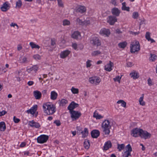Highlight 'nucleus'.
<instances>
[{
  "label": "nucleus",
  "mask_w": 157,
  "mask_h": 157,
  "mask_svg": "<svg viewBox=\"0 0 157 157\" xmlns=\"http://www.w3.org/2000/svg\"><path fill=\"white\" fill-rule=\"evenodd\" d=\"M99 33L102 36H106L108 37L110 35V33L109 29L104 28L100 30Z\"/></svg>",
  "instance_id": "11"
},
{
  "label": "nucleus",
  "mask_w": 157,
  "mask_h": 157,
  "mask_svg": "<svg viewBox=\"0 0 157 157\" xmlns=\"http://www.w3.org/2000/svg\"><path fill=\"white\" fill-rule=\"evenodd\" d=\"M13 119L14 122L15 123H18L20 121V120L19 119L16 118L15 117H13Z\"/></svg>",
  "instance_id": "59"
},
{
  "label": "nucleus",
  "mask_w": 157,
  "mask_h": 157,
  "mask_svg": "<svg viewBox=\"0 0 157 157\" xmlns=\"http://www.w3.org/2000/svg\"><path fill=\"white\" fill-rule=\"evenodd\" d=\"M71 90L72 93L74 94H77L79 93L78 89L75 88L73 86L71 88Z\"/></svg>",
  "instance_id": "36"
},
{
  "label": "nucleus",
  "mask_w": 157,
  "mask_h": 157,
  "mask_svg": "<svg viewBox=\"0 0 157 157\" xmlns=\"http://www.w3.org/2000/svg\"><path fill=\"white\" fill-rule=\"evenodd\" d=\"M79 105L74 101L72 102L68 107V109L69 111H74L73 109L78 107Z\"/></svg>",
  "instance_id": "15"
},
{
  "label": "nucleus",
  "mask_w": 157,
  "mask_h": 157,
  "mask_svg": "<svg viewBox=\"0 0 157 157\" xmlns=\"http://www.w3.org/2000/svg\"><path fill=\"white\" fill-rule=\"evenodd\" d=\"M131 155V153L127 151H125L123 154V157H128Z\"/></svg>",
  "instance_id": "52"
},
{
  "label": "nucleus",
  "mask_w": 157,
  "mask_h": 157,
  "mask_svg": "<svg viewBox=\"0 0 157 157\" xmlns=\"http://www.w3.org/2000/svg\"><path fill=\"white\" fill-rule=\"evenodd\" d=\"M151 56L150 58V60L152 61H155L156 59L157 56L156 55L154 54H151Z\"/></svg>",
  "instance_id": "45"
},
{
  "label": "nucleus",
  "mask_w": 157,
  "mask_h": 157,
  "mask_svg": "<svg viewBox=\"0 0 157 157\" xmlns=\"http://www.w3.org/2000/svg\"><path fill=\"white\" fill-rule=\"evenodd\" d=\"M75 10L76 12L82 14L86 12V9L85 6L80 5L76 7Z\"/></svg>",
  "instance_id": "9"
},
{
  "label": "nucleus",
  "mask_w": 157,
  "mask_h": 157,
  "mask_svg": "<svg viewBox=\"0 0 157 157\" xmlns=\"http://www.w3.org/2000/svg\"><path fill=\"white\" fill-rule=\"evenodd\" d=\"M147 83L149 86H151L153 85V83L152 81L150 78H149L147 80Z\"/></svg>",
  "instance_id": "55"
},
{
  "label": "nucleus",
  "mask_w": 157,
  "mask_h": 157,
  "mask_svg": "<svg viewBox=\"0 0 157 157\" xmlns=\"http://www.w3.org/2000/svg\"><path fill=\"white\" fill-rule=\"evenodd\" d=\"M124 146L125 145L124 144H118L117 149H118L119 151H121L122 150L124 149Z\"/></svg>",
  "instance_id": "47"
},
{
  "label": "nucleus",
  "mask_w": 157,
  "mask_h": 157,
  "mask_svg": "<svg viewBox=\"0 0 157 157\" xmlns=\"http://www.w3.org/2000/svg\"><path fill=\"white\" fill-rule=\"evenodd\" d=\"M151 136V134L146 131L142 130L140 137L144 140L150 139Z\"/></svg>",
  "instance_id": "8"
},
{
  "label": "nucleus",
  "mask_w": 157,
  "mask_h": 157,
  "mask_svg": "<svg viewBox=\"0 0 157 157\" xmlns=\"http://www.w3.org/2000/svg\"><path fill=\"white\" fill-rule=\"evenodd\" d=\"M84 146L86 149H88L90 146V142L88 140H85L84 143Z\"/></svg>",
  "instance_id": "35"
},
{
  "label": "nucleus",
  "mask_w": 157,
  "mask_h": 157,
  "mask_svg": "<svg viewBox=\"0 0 157 157\" xmlns=\"http://www.w3.org/2000/svg\"><path fill=\"white\" fill-rule=\"evenodd\" d=\"M151 33L149 32H146L145 34V38L148 41L151 43H154L155 42V41L151 37Z\"/></svg>",
  "instance_id": "23"
},
{
  "label": "nucleus",
  "mask_w": 157,
  "mask_h": 157,
  "mask_svg": "<svg viewBox=\"0 0 157 157\" xmlns=\"http://www.w3.org/2000/svg\"><path fill=\"white\" fill-rule=\"evenodd\" d=\"M32 71L36 73L39 69V67L37 65H34L31 67Z\"/></svg>",
  "instance_id": "44"
},
{
  "label": "nucleus",
  "mask_w": 157,
  "mask_h": 157,
  "mask_svg": "<svg viewBox=\"0 0 157 157\" xmlns=\"http://www.w3.org/2000/svg\"><path fill=\"white\" fill-rule=\"evenodd\" d=\"M126 150L125 151H127L128 152H129L131 153V152L132 151V148L131 147L130 144H128L126 147Z\"/></svg>",
  "instance_id": "50"
},
{
  "label": "nucleus",
  "mask_w": 157,
  "mask_h": 157,
  "mask_svg": "<svg viewBox=\"0 0 157 157\" xmlns=\"http://www.w3.org/2000/svg\"><path fill=\"white\" fill-rule=\"evenodd\" d=\"M117 103L118 104H120L121 106L124 108L126 107V103L123 100H120L117 101Z\"/></svg>",
  "instance_id": "28"
},
{
  "label": "nucleus",
  "mask_w": 157,
  "mask_h": 157,
  "mask_svg": "<svg viewBox=\"0 0 157 157\" xmlns=\"http://www.w3.org/2000/svg\"><path fill=\"white\" fill-rule=\"evenodd\" d=\"M81 133L82 134V137L83 138L86 137L88 134V132L87 129L86 128H85L84 131H82Z\"/></svg>",
  "instance_id": "37"
},
{
  "label": "nucleus",
  "mask_w": 157,
  "mask_h": 157,
  "mask_svg": "<svg viewBox=\"0 0 157 157\" xmlns=\"http://www.w3.org/2000/svg\"><path fill=\"white\" fill-rule=\"evenodd\" d=\"M139 16V14L138 13L136 12H135L133 13L132 17L134 19H137L138 18Z\"/></svg>",
  "instance_id": "49"
},
{
  "label": "nucleus",
  "mask_w": 157,
  "mask_h": 157,
  "mask_svg": "<svg viewBox=\"0 0 157 157\" xmlns=\"http://www.w3.org/2000/svg\"><path fill=\"white\" fill-rule=\"evenodd\" d=\"M101 54V52L97 50L93 51L91 53V55L92 56H95L100 54Z\"/></svg>",
  "instance_id": "43"
},
{
  "label": "nucleus",
  "mask_w": 157,
  "mask_h": 157,
  "mask_svg": "<svg viewBox=\"0 0 157 157\" xmlns=\"http://www.w3.org/2000/svg\"><path fill=\"white\" fill-rule=\"evenodd\" d=\"M19 61L21 63H26L29 62L28 58L25 56H21L19 58Z\"/></svg>",
  "instance_id": "22"
},
{
  "label": "nucleus",
  "mask_w": 157,
  "mask_h": 157,
  "mask_svg": "<svg viewBox=\"0 0 157 157\" xmlns=\"http://www.w3.org/2000/svg\"><path fill=\"white\" fill-rule=\"evenodd\" d=\"M71 114V117L73 121L76 120L78 119L81 116V113L78 111H69Z\"/></svg>",
  "instance_id": "5"
},
{
  "label": "nucleus",
  "mask_w": 157,
  "mask_h": 157,
  "mask_svg": "<svg viewBox=\"0 0 157 157\" xmlns=\"http://www.w3.org/2000/svg\"><path fill=\"white\" fill-rule=\"evenodd\" d=\"M101 127L102 131L105 134L108 135L109 134L111 126L109 120H105L102 123Z\"/></svg>",
  "instance_id": "2"
},
{
  "label": "nucleus",
  "mask_w": 157,
  "mask_h": 157,
  "mask_svg": "<svg viewBox=\"0 0 157 157\" xmlns=\"http://www.w3.org/2000/svg\"><path fill=\"white\" fill-rule=\"evenodd\" d=\"M111 12L113 15L118 17L120 15L121 11L117 8L114 7L112 9Z\"/></svg>",
  "instance_id": "17"
},
{
  "label": "nucleus",
  "mask_w": 157,
  "mask_h": 157,
  "mask_svg": "<svg viewBox=\"0 0 157 157\" xmlns=\"http://www.w3.org/2000/svg\"><path fill=\"white\" fill-rule=\"evenodd\" d=\"M63 26H69L71 24L70 21L67 19H65L63 21Z\"/></svg>",
  "instance_id": "39"
},
{
  "label": "nucleus",
  "mask_w": 157,
  "mask_h": 157,
  "mask_svg": "<svg viewBox=\"0 0 157 157\" xmlns=\"http://www.w3.org/2000/svg\"><path fill=\"white\" fill-rule=\"evenodd\" d=\"M110 3L115 6H117V0H111Z\"/></svg>",
  "instance_id": "56"
},
{
  "label": "nucleus",
  "mask_w": 157,
  "mask_h": 157,
  "mask_svg": "<svg viewBox=\"0 0 157 157\" xmlns=\"http://www.w3.org/2000/svg\"><path fill=\"white\" fill-rule=\"evenodd\" d=\"M22 5V3L20 0H19L16 2V7L19 8L21 7Z\"/></svg>",
  "instance_id": "48"
},
{
  "label": "nucleus",
  "mask_w": 157,
  "mask_h": 157,
  "mask_svg": "<svg viewBox=\"0 0 157 157\" xmlns=\"http://www.w3.org/2000/svg\"><path fill=\"white\" fill-rule=\"evenodd\" d=\"M90 24V20L89 18H86L85 20L83 21V25L87 26Z\"/></svg>",
  "instance_id": "40"
},
{
  "label": "nucleus",
  "mask_w": 157,
  "mask_h": 157,
  "mask_svg": "<svg viewBox=\"0 0 157 157\" xmlns=\"http://www.w3.org/2000/svg\"><path fill=\"white\" fill-rule=\"evenodd\" d=\"M93 117L95 118L96 119H100L103 118V116L98 114V113L96 112L94 113Z\"/></svg>",
  "instance_id": "31"
},
{
  "label": "nucleus",
  "mask_w": 157,
  "mask_h": 157,
  "mask_svg": "<svg viewBox=\"0 0 157 157\" xmlns=\"http://www.w3.org/2000/svg\"><path fill=\"white\" fill-rule=\"evenodd\" d=\"M133 65V64L131 62H128L127 63V66L128 67H132Z\"/></svg>",
  "instance_id": "62"
},
{
  "label": "nucleus",
  "mask_w": 157,
  "mask_h": 157,
  "mask_svg": "<svg viewBox=\"0 0 157 157\" xmlns=\"http://www.w3.org/2000/svg\"><path fill=\"white\" fill-rule=\"evenodd\" d=\"M22 49V47L21 44L18 45L17 46V50L18 51H20Z\"/></svg>",
  "instance_id": "61"
},
{
  "label": "nucleus",
  "mask_w": 157,
  "mask_h": 157,
  "mask_svg": "<svg viewBox=\"0 0 157 157\" xmlns=\"http://www.w3.org/2000/svg\"><path fill=\"white\" fill-rule=\"evenodd\" d=\"M33 95L36 99H40L41 97V94L40 92L38 90L34 91L33 92Z\"/></svg>",
  "instance_id": "24"
},
{
  "label": "nucleus",
  "mask_w": 157,
  "mask_h": 157,
  "mask_svg": "<svg viewBox=\"0 0 157 157\" xmlns=\"http://www.w3.org/2000/svg\"><path fill=\"white\" fill-rule=\"evenodd\" d=\"M113 63L110 61L109 63H107L105 66V70L108 72L111 71L112 70V67H113Z\"/></svg>",
  "instance_id": "14"
},
{
  "label": "nucleus",
  "mask_w": 157,
  "mask_h": 157,
  "mask_svg": "<svg viewBox=\"0 0 157 157\" xmlns=\"http://www.w3.org/2000/svg\"><path fill=\"white\" fill-rule=\"evenodd\" d=\"M43 108L44 113L48 115L53 114L56 111L55 106L50 103H46L44 104Z\"/></svg>",
  "instance_id": "1"
},
{
  "label": "nucleus",
  "mask_w": 157,
  "mask_h": 157,
  "mask_svg": "<svg viewBox=\"0 0 157 157\" xmlns=\"http://www.w3.org/2000/svg\"><path fill=\"white\" fill-rule=\"evenodd\" d=\"M10 26L11 27H14L15 28L16 27V29H18L19 28L17 24L15 23H12L10 24Z\"/></svg>",
  "instance_id": "53"
},
{
  "label": "nucleus",
  "mask_w": 157,
  "mask_h": 157,
  "mask_svg": "<svg viewBox=\"0 0 157 157\" xmlns=\"http://www.w3.org/2000/svg\"><path fill=\"white\" fill-rule=\"evenodd\" d=\"M91 43L94 45L100 46L101 44V42L98 38L94 37H93L90 40Z\"/></svg>",
  "instance_id": "12"
},
{
  "label": "nucleus",
  "mask_w": 157,
  "mask_h": 157,
  "mask_svg": "<svg viewBox=\"0 0 157 157\" xmlns=\"http://www.w3.org/2000/svg\"><path fill=\"white\" fill-rule=\"evenodd\" d=\"M26 71L29 73H32V71L31 67L26 69Z\"/></svg>",
  "instance_id": "64"
},
{
  "label": "nucleus",
  "mask_w": 157,
  "mask_h": 157,
  "mask_svg": "<svg viewBox=\"0 0 157 157\" xmlns=\"http://www.w3.org/2000/svg\"><path fill=\"white\" fill-rule=\"evenodd\" d=\"M68 103V101L66 99H62L60 101L59 105L60 106H64Z\"/></svg>",
  "instance_id": "34"
},
{
  "label": "nucleus",
  "mask_w": 157,
  "mask_h": 157,
  "mask_svg": "<svg viewBox=\"0 0 157 157\" xmlns=\"http://www.w3.org/2000/svg\"><path fill=\"white\" fill-rule=\"evenodd\" d=\"M93 61L90 59H87L86 62V67L87 68H90L92 65Z\"/></svg>",
  "instance_id": "32"
},
{
  "label": "nucleus",
  "mask_w": 157,
  "mask_h": 157,
  "mask_svg": "<svg viewBox=\"0 0 157 157\" xmlns=\"http://www.w3.org/2000/svg\"><path fill=\"white\" fill-rule=\"evenodd\" d=\"M122 7L121 9L123 10H126L128 11H129V8L128 7L126 6V3L125 2H124L122 3Z\"/></svg>",
  "instance_id": "38"
},
{
  "label": "nucleus",
  "mask_w": 157,
  "mask_h": 157,
  "mask_svg": "<svg viewBox=\"0 0 157 157\" xmlns=\"http://www.w3.org/2000/svg\"><path fill=\"white\" fill-rule=\"evenodd\" d=\"M129 75L131 78L135 80L138 79L139 77V73L137 71L134 70L130 73Z\"/></svg>",
  "instance_id": "13"
},
{
  "label": "nucleus",
  "mask_w": 157,
  "mask_h": 157,
  "mask_svg": "<svg viewBox=\"0 0 157 157\" xmlns=\"http://www.w3.org/2000/svg\"><path fill=\"white\" fill-rule=\"evenodd\" d=\"M122 76V75H121V76L119 75L113 78V80L114 82H117L119 83H120Z\"/></svg>",
  "instance_id": "42"
},
{
  "label": "nucleus",
  "mask_w": 157,
  "mask_h": 157,
  "mask_svg": "<svg viewBox=\"0 0 157 157\" xmlns=\"http://www.w3.org/2000/svg\"><path fill=\"white\" fill-rule=\"evenodd\" d=\"M91 136L94 138H97L99 135V132L98 130H93L91 132Z\"/></svg>",
  "instance_id": "25"
},
{
  "label": "nucleus",
  "mask_w": 157,
  "mask_h": 157,
  "mask_svg": "<svg viewBox=\"0 0 157 157\" xmlns=\"http://www.w3.org/2000/svg\"><path fill=\"white\" fill-rule=\"evenodd\" d=\"M28 124L31 127L36 128H39L40 126V124L34 121H29V122Z\"/></svg>",
  "instance_id": "18"
},
{
  "label": "nucleus",
  "mask_w": 157,
  "mask_h": 157,
  "mask_svg": "<svg viewBox=\"0 0 157 157\" xmlns=\"http://www.w3.org/2000/svg\"><path fill=\"white\" fill-rule=\"evenodd\" d=\"M72 47L75 50H76L77 48V45L75 43H72Z\"/></svg>",
  "instance_id": "60"
},
{
  "label": "nucleus",
  "mask_w": 157,
  "mask_h": 157,
  "mask_svg": "<svg viewBox=\"0 0 157 157\" xmlns=\"http://www.w3.org/2000/svg\"><path fill=\"white\" fill-rule=\"evenodd\" d=\"M56 44V41L54 39L51 40V45L52 46H54Z\"/></svg>",
  "instance_id": "63"
},
{
  "label": "nucleus",
  "mask_w": 157,
  "mask_h": 157,
  "mask_svg": "<svg viewBox=\"0 0 157 157\" xmlns=\"http://www.w3.org/2000/svg\"><path fill=\"white\" fill-rule=\"evenodd\" d=\"M112 146V144L110 141H108L106 142L104 146V149L105 150H107Z\"/></svg>",
  "instance_id": "26"
},
{
  "label": "nucleus",
  "mask_w": 157,
  "mask_h": 157,
  "mask_svg": "<svg viewBox=\"0 0 157 157\" xmlns=\"http://www.w3.org/2000/svg\"><path fill=\"white\" fill-rule=\"evenodd\" d=\"M7 113V112L4 110H2L1 112L0 111V117H1L2 116L4 115Z\"/></svg>",
  "instance_id": "58"
},
{
  "label": "nucleus",
  "mask_w": 157,
  "mask_h": 157,
  "mask_svg": "<svg viewBox=\"0 0 157 157\" xmlns=\"http://www.w3.org/2000/svg\"><path fill=\"white\" fill-rule=\"evenodd\" d=\"M6 129V126L5 123L4 122H0V131H4Z\"/></svg>",
  "instance_id": "29"
},
{
  "label": "nucleus",
  "mask_w": 157,
  "mask_h": 157,
  "mask_svg": "<svg viewBox=\"0 0 157 157\" xmlns=\"http://www.w3.org/2000/svg\"><path fill=\"white\" fill-rule=\"evenodd\" d=\"M54 123L57 126H59L61 124V123L59 120H56L54 122Z\"/></svg>",
  "instance_id": "57"
},
{
  "label": "nucleus",
  "mask_w": 157,
  "mask_h": 157,
  "mask_svg": "<svg viewBox=\"0 0 157 157\" xmlns=\"http://www.w3.org/2000/svg\"><path fill=\"white\" fill-rule=\"evenodd\" d=\"M127 43L126 42H123L119 43L118 44V46L121 48H124L126 46Z\"/></svg>",
  "instance_id": "41"
},
{
  "label": "nucleus",
  "mask_w": 157,
  "mask_h": 157,
  "mask_svg": "<svg viewBox=\"0 0 157 157\" xmlns=\"http://www.w3.org/2000/svg\"><path fill=\"white\" fill-rule=\"evenodd\" d=\"M58 94L55 91H52L51 93V98L52 100H56Z\"/></svg>",
  "instance_id": "27"
},
{
  "label": "nucleus",
  "mask_w": 157,
  "mask_h": 157,
  "mask_svg": "<svg viewBox=\"0 0 157 157\" xmlns=\"http://www.w3.org/2000/svg\"><path fill=\"white\" fill-rule=\"evenodd\" d=\"M33 58L36 60H40L41 59V56L39 54H35L33 56Z\"/></svg>",
  "instance_id": "51"
},
{
  "label": "nucleus",
  "mask_w": 157,
  "mask_h": 157,
  "mask_svg": "<svg viewBox=\"0 0 157 157\" xmlns=\"http://www.w3.org/2000/svg\"><path fill=\"white\" fill-rule=\"evenodd\" d=\"M130 52L134 53L138 52L140 49V46L138 41L134 40L130 44Z\"/></svg>",
  "instance_id": "3"
},
{
  "label": "nucleus",
  "mask_w": 157,
  "mask_h": 157,
  "mask_svg": "<svg viewBox=\"0 0 157 157\" xmlns=\"http://www.w3.org/2000/svg\"><path fill=\"white\" fill-rule=\"evenodd\" d=\"M71 37L76 39H80L81 38V33L78 31H75L72 34Z\"/></svg>",
  "instance_id": "19"
},
{
  "label": "nucleus",
  "mask_w": 157,
  "mask_h": 157,
  "mask_svg": "<svg viewBox=\"0 0 157 157\" xmlns=\"http://www.w3.org/2000/svg\"><path fill=\"white\" fill-rule=\"evenodd\" d=\"M70 53L71 51L68 50L62 51L60 53V57L62 59H64L68 56Z\"/></svg>",
  "instance_id": "16"
},
{
  "label": "nucleus",
  "mask_w": 157,
  "mask_h": 157,
  "mask_svg": "<svg viewBox=\"0 0 157 157\" xmlns=\"http://www.w3.org/2000/svg\"><path fill=\"white\" fill-rule=\"evenodd\" d=\"M48 138V136L42 135L39 136L37 139L38 143L40 144H43L46 142Z\"/></svg>",
  "instance_id": "7"
},
{
  "label": "nucleus",
  "mask_w": 157,
  "mask_h": 157,
  "mask_svg": "<svg viewBox=\"0 0 157 157\" xmlns=\"http://www.w3.org/2000/svg\"><path fill=\"white\" fill-rule=\"evenodd\" d=\"M2 10L3 11H6L9 9V6L6 3L3 4L2 6L1 7Z\"/></svg>",
  "instance_id": "30"
},
{
  "label": "nucleus",
  "mask_w": 157,
  "mask_h": 157,
  "mask_svg": "<svg viewBox=\"0 0 157 157\" xmlns=\"http://www.w3.org/2000/svg\"><path fill=\"white\" fill-rule=\"evenodd\" d=\"M58 2V3L59 6V7H64V5L63 3L62 0H57Z\"/></svg>",
  "instance_id": "54"
},
{
  "label": "nucleus",
  "mask_w": 157,
  "mask_h": 157,
  "mask_svg": "<svg viewBox=\"0 0 157 157\" xmlns=\"http://www.w3.org/2000/svg\"><path fill=\"white\" fill-rule=\"evenodd\" d=\"M37 105H34L30 109H28L27 111V112L28 113H30L32 115H34L37 110Z\"/></svg>",
  "instance_id": "21"
},
{
  "label": "nucleus",
  "mask_w": 157,
  "mask_h": 157,
  "mask_svg": "<svg viewBox=\"0 0 157 157\" xmlns=\"http://www.w3.org/2000/svg\"><path fill=\"white\" fill-rule=\"evenodd\" d=\"M76 22L77 24L83 25V21H82L78 17L77 18L76 20Z\"/></svg>",
  "instance_id": "46"
},
{
  "label": "nucleus",
  "mask_w": 157,
  "mask_h": 157,
  "mask_svg": "<svg viewBox=\"0 0 157 157\" xmlns=\"http://www.w3.org/2000/svg\"><path fill=\"white\" fill-rule=\"evenodd\" d=\"M117 21V18L111 15L109 16L107 19V22L111 25H113Z\"/></svg>",
  "instance_id": "10"
},
{
  "label": "nucleus",
  "mask_w": 157,
  "mask_h": 157,
  "mask_svg": "<svg viewBox=\"0 0 157 157\" xmlns=\"http://www.w3.org/2000/svg\"><path fill=\"white\" fill-rule=\"evenodd\" d=\"M142 129L140 128H135L131 131V135L135 137H140Z\"/></svg>",
  "instance_id": "6"
},
{
  "label": "nucleus",
  "mask_w": 157,
  "mask_h": 157,
  "mask_svg": "<svg viewBox=\"0 0 157 157\" xmlns=\"http://www.w3.org/2000/svg\"><path fill=\"white\" fill-rule=\"evenodd\" d=\"M29 45L31 47L32 49L37 48L39 49L40 47L38 45L36 44L33 42H30L29 43Z\"/></svg>",
  "instance_id": "33"
},
{
  "label": "nucleus",
  "mask_w": 157,
  "mask_h": 157,
  "mask_svg": "<svg viewBox=\"0 0 157 157\" xmlns=\"http://www.w3.org/2000/svg\"><path fill=\"white\" fill-rule=\"evenodd\" d=\"M144 94H142L139 99V105L141 106H145L146 105L145 101L144 100Z\"/></svg>",
  "instance_id": "20"
},
{
  "label": "nucleus",
  "mask_w": 157,
  "mask_h": 157,
  "mask_svg": "<svg viewBox=\"0 0 157 157\" xmlns=\"http://www.w3.org/2000/svg\"><path fill=\"white\" fill-rule=\"evenodd\" d=\"M89 82L91 84L94 85H98L101 82V79L98 77L94 76L89 78Z\"/></svg>",
  "instance_id": "4"
}]
</instances>
